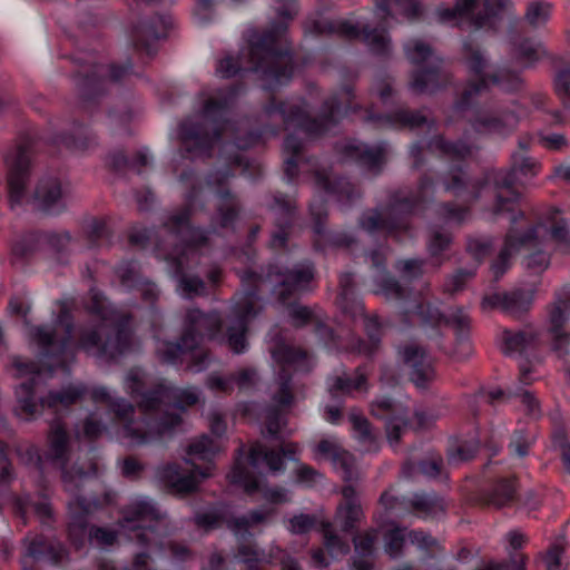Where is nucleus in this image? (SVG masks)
Instances as JSON below:
<instances>
[{
  "label": "nucleus",
  "mask_w": 570,
  "mask_h": 570,
  "mask_svg": "<svg viewBox=\"0 0 570 570\" xmlns=\"http://www.w3.org/2000/svg\"><path fill=\"white\" fill-rule=\"evenodd\" d=\"M89 294L87 308L98 320L79 327L78 343L72 340L73 320L66 306L51 325L32 326L28 331L30 341L39 348L41 366L46 367L49 377L56 367H65L72 361L77 350L99 360H115L141 347L129 328L130 317L111 309L98 291L90 289Z\"/></svg>",
  "instance_id": "nucleus-1"
},
{
  "label": "nucleus",
  "mask_w": 570,
  "mask_h": 570,
  "mask_svg": "<svg viewBox=\"0 0 570 570\" xmlns=\"http://www.w3.org/2000/svg\"><path fill=\"white\" fill-rule=\"evenodd\" d=\"M286 24L281 22L263 33L249 29L247 47L239 57L226 56L218 61L216 73L222 78H230L240 70L259 73L265 90H275L286 85L293 73V58L288 50L285 36Z\"/></svg>",
  "instance_id": "nucleus-2"
},
{
  "label": "nucleus",
  "mask_w": 570,
  "mask_h": 570,
  "mask_svg": "<svg viewBox=\"0 0 570 570\" xmlns=\"http://www.w3.org/2000/svg\"><path fill=\"white\" fill-rule=\"evenodd\" d=\"M540 168L539 163L527 154H513L509 170L498 169L487 174L485 179L470 178L461 167H453L443 179L444 189L465 203H472L480 198L485 189H492L495 202L493 213L510 214V220L515 224L523 217V212L518 209L520 194L513 186L521 177H533Z\"/></svg>",
  "instance_id": "nucleus-3"
},
{
  "label": "nucleus",
  "mask_w": 570,
  "mask_h": 570,
  "mask_svg": "<svg viewBox=\"0 0 570 570\" xmlns=\"http://www.w3.org/2000/svg\"><path fill=\"white\" fill-rule=\"evenodd\" d=\"M179 180L186 188H189L185 196L186 207L180 213L169 216L165 223V228L174 248L167 253L163 245H158L157 252L170 264L173 275L175 277L179 276L178 289L180 293L190 297L203 293L205 284L199 277L183 275L185 263L190 254L206 245L210 232L195 228L189 224L193 209L196 207L198 199L203 198V185L194 177L191 171L183 173Z\"/></svg>",
  "instance_id": "nucleus-4"
},
{
  "label": "nucleus",
  "mask_w": 570,
  "mask_h": 570,
  "mask_svg": "<svg viewBox=\"0 0 570 570\" xmlns=\"http://www.w3.org/2000/svg\"><path fill=\"white\" fill-rule=\"evenodd\" d=\"M263 308L257 291L247 289L234 299L226 333L223 331L224 322L218 312L204 313L198 308H190L183 323L181 342L197 348L200 342L207 337L219 344L226 343L235 354L244 353L247 348L248 324Z\"/></svg>",
  "instance_id": "nucleus-5"
},
{
  "label": "nucleus",
  "mask_w": 570,
  "mask_h": 570,
  "mask_svg": "<svg viewBox=\"0 0 570 570\" xmlns=\"http://www.w3.org/2000/svg\"><path fill=\"white\" fill-rule=\"evenodd\" d=\"M373 266L380 272L377 277L379 292L387 299L401 301V312L406 325L417 323L419 325H436L445 324L451 327L456 337V347L453 352L459 360L466 358L472 353L469 342V333L471 327V318L469 314L460 307L450 308L446 314H441L438 308L421 294L419 296L407 297L403 287L392 277H385L384 256L380 250L370 253Z\"/></svg>",
  "instance_id": "nucleus-6"
},
{
  "label": "nucleus",
  "mask_w": 570,
  "mask_h": 570,
  "mask_svg": "<svg viewBox=\"0 0 570 570\" xmlns=\"http://www.w3.org/2000/svg\"><path fill=\"white\" fill-rule=\"evenodd\" d=\"M46 459L61 470L63 488L70 494L68 501L69 537L77 547H80L86 535L88 517L98 505L95 495L85 494V488L97 475L98 468L95 464L87 471L77 465L68 468V434L59 420H55L50 425Z\"/></svg>",
  "instance_id": "nucleus-7"
},
{
  "label": "nucleus",
  "mask_w": 570,
  "mask_h": 570,
  "mask_svg": "<svg viewBox=\"0 0 570 570\" xmlns=\"http://www.w3.org/2000/svg\"><path fill=\"white\" fill-rule=\"evenodd\" d=\"M237 95L238 88L236 87L202 94L203 108L198 115L202 122L187 119L179 127V136L187 156H205L222 136L234 132V124L228 120L227 116Z\"/></svg>",
  "instance_id": "nucleus-8"
},
{
  "label": "nucleus",
  "mask_w": 570,
  "mask_h": 570,
  "mask_svg": "<svg viewBox=\"0 0 570 570\" xmlns=\"http://www.w3.org/2000/svg\"><path fill=\"white\" fill-rule=\"evenodd\" d=\"M353 89L344 87L341 91L324 102L320 120L308 119L306 115V102L303 98L296 97L287 101H277L276 98L266 104L263 115L268 120L278 118L286 129L295 128L304 132L306 137L321 136L335 126L343 117L361 109L358 104H353Z\"/></svg>",
  "instance_id": "nucleus-9"
},
{
  "label": "nucleus",
  "mask_w": 570,
  "mask_h": 570,
  "mask_svg": "<svg viewBox=\"0 0 570 570\" xmlns=\"http://www.w3.org/2000/svg\"><path fill=\"white\" fill-rule=\"evenodd\" d=\"M146 373L140 367L130 368L124 377L125 391L135 400H138V407L144 412H163L158 426L170 424V416L177 415L179 422L175 424L165 435L170 434L181 424V413L186 405L196 404L199 400V391L196 387L178 389L165 384L145 392Z\"/></svg>",
  "instance_id": "nucleus-10"
},
{
  "label": "nucleus",
  "mask_w": 570,
  "mask_h": 570,
  "mask_svg": "<svg viewBox=\"0 0 570 570\" xmlns=\"http://www.w3.org/2000/svg\"><path fill=\"white\" fill-rule=\"evenodd\" d=\"M219 451V444L208 435L194 439L186 449L185 462L191 465L189 473H181L177 463H165L156 469V478L176 493L187 494L196 491L199 484L213 476V459Z\"/></svg>",
  "instance_id": "nucleus-11"
},
{
  "label": "nucleus",
  "mask_w": 570,
  "mask_h": 570,
  "mask_svg": "<svg viewBox=\"0 0 570 570\" xmlns=\"http://www.w3.org/2000/svg\"><path fill=\"white\" fill-rule=\"evenodd\" d=\"M14 367L19 375H31L26 382H22L16 389L17 407L16 413L22 420L29 421L40 415L45 407L57 409L58 406L68 407L79 401L86 393L87 389L83 384H72L60 392H50L48 396L38 397L39 382L42 376L43 368L33 362H22L14 358Z\"/></svg>",
  "instance_id": "nucleus-12"
},
{
  "label": "nucleus",
  "mask_w": 570,
  "mask_h": 570,
  "mask_svg": "<svg viewBox=\"0 0 570 570\" xmlns=\"http://www.w3.org/2000/svg\"><path fill=\"white\" fill-rule=\"evenodd\" d=\"M121 514L118 522L121 532L150 552H163L169 528L166 513L150 498L137 495L130 499Z\"/></svg>",
  "instance_id": "nucleus-13"
},
{
  "label": "nucleus",
  "mask_w": 570,
  "mask_h": 570,
  "mask_svg": "<svg viewBox=\"0 0 570 570\" xmlns=\"http://www.w3.org/2000/svg\"><path fill=\"white\" fill-rule=\"evenodd\" d=\"M433 190L432 179L428 176L422 177L417 195L414 198L407 197L402 191L394 193L386 206H379L362 215L361 228L370 233L382 230L391 235H399L401 232L407 230L410 215L419 203L425 200Z\"/></svg>",
  "instance_id": "nucleus-14"
},
{
  "label": "nucleus",
  "mask_w": 570,
  "mask_h": 570,
  "mask_svg": "<svg viewBox=\"0 0 570 570\" xmlns=\"http://www.w3.org/2000/svg\"><path fill=\"white\" fill-rule=\"evenodd\" d=\"M273 360L279 365L278 392L273 395L274 405L266 410V429L269 436L278 438L285 432V409L293 402L291 393V375L288 370L308 371L311 360L306 353L286 344H278L272 350Z\"/></svg>",
  "instance_id": "nucleus-15"
},
{
  "label": "nucleus",
  "mask_w": 570,
  "mask_h": 570,
  "mask_svg": "<svg viewBox=\"0 0 570 570\" xmlns=\"http://www.w3.org/2000/svg\"><path fill=\"white\" fill-rule=\"evenodd\" d=\"M462 59L469 72L478 77V81L470 82L462 91L461 99L454 106L458 110L468 107L474 97L488 88L489 82L497 85L504 92H515L523 86V80L518 73L505 69L485 77L483 71L488 67V59L478 43L471 38L463 41Z\"/></svg>",
  "instance_id": "nucleus-16"
},
{
  "label": "nucleus",
  "mask_w": 570,
  "mask_h": 570,
  "mask_svg": "<svg viewBox=\"0 0 570 570\" xmlns=\"http://www.w3.org/2000/svg\"><path fill=\"white\" fill-rule=\"evenodd\" d=\"M404 55L415 67L410 89L415 94H432L448 80L443 72V59L422 39H411L404 43Z\"/></svg>",
  "instance_id": "nucleus-17"
},
{
  "label": "nucleus",
  "mask_w": 570,
  "mask_h": 570,
  "mask_svg": "<svg viewBox=\"0 0 570 570\" xmlns=\"http://www.w3.org/2000/svg\"><path fill=\"white\" fill-rule=\"evenodd\" d=\"M110 411L122 423L120 436L129 446H142L160 440L165 433L179 422L177 415L170 416V424L158 426V421L151 417L153 412H144V417L134 420V405L122 397L114 399L109 404Z\"/></svg>",
  "instance_id": "nucleus-18"
},
{
  "label": "nucleus",
  "mask_w": 570,
  "mask_h": 570,
  "mask_svg": "<svg viewBox=\"0 0 570 570\" xmlns=\"http://www.w3.org/2000/svg\"><path fill=\"white\" fill-rule=\"evenodd\" d=\"M313 277V265L303 263L291 269H283L278 265H269L264 275L246 271L242 275V282L254 283L257 288L268 283L273 286V292L284 302L292 295L307 291Z\"/></svg>",
  "instance_id": "nucleus-19"
},
{
  "label": "nucleus",
  "mask_w": 570,
  "mask_h": 570,
  "mask_svg": "<svg viewBox=\"0 0 570 570\" xmlns=\"http://www.w3.org/2000/svg\"><path fill=\"white\" fill-rule=\"evenodd\" d=\"M512 8L511 0H455L452 8L440 6L435 14L441 22L461 18L474 29H491L501 13Z\"/></svg>",
  "instance_id": "nucleus-20"
},
{
  "label": "nucleus",
  "mask_w": 570,
  "mask_h": 570,
  "mask_svg": "<svg viewBox=\"0 0 570 570\" xmlns=\"http://www.w3.org/2000/svg\"><path fill=\"white\" fill-rule=\"evenodd\" d=\"M131 65L125 66H91L90 72L78 73L76 85L82 108H89L91 102L104 92L108 82H117L130 75Z\"/></svg>",
  "instance_id": "nucleus-21"
},
{
  "label": "nucleus",
  "mask_w": 570,
  "mask_h": 570,
  "mask_svg": "<svg viewBox=\"0 0 570 570\" xmlns=\"http://www.w3.org/2000/svg\"><path fill=\"white\" fill-rule=\"evenodd\" d=\"M570 320V285L563 286L548 306V333L551 336V347L560 358L570 354V332L564 324Z\"/></svg>",
  "instance_id": "nucleus-22"
},
{
  "label": "nucleus",
  "mask_w": 570,
  "mask_h": 570,
  "mask_svg": "<svg viewBox=\"0 0 570 570\" xmlns=\"http://www.w3.org/2000/svg\"><path fill=\"white\" fill-rule=\"evenodd\" d=\"M272 511L253 510L246 517L227 518L224 507H215L195 517V523L205 530L220 528L224 524L238 538L249 535V528L264 522Z\"/></svg>",
  "instance_id": "nucleus-23"
},
{
  "label": "nucleus",
  "mask_w": 570,
  "mask_h": 570,
  "mask_svg": "<svg viewBox=\"0 0 570 570\" xmlns=\"http://www.w3.org/2000/svg\"><path fill=\"white\" fill-rule=\"evenodd\" d=\"M8 167V199L12 210L26 200V187L29 180L30 147L19 145L4 156Z\"/></svg>",
  "instance_id": "nucleus-24"
},
{
  "label": "nucleus",
  "mask_w": 570,
  "mask_h": 570,
  "mask_svg": "<svg viewBox=\"0 0 570 570\" xmlns=\"http://www.w3.org/2000/svg\"><path fill=\"white\" fill-rule=\"evenodd\" d=\"M543 229L542 225H535L520 234L517 229L511 228L505 236L504 245L497 261L491 265L494 277L499 278L508 271L511 265V257L520 249L535 248L540 244V232Z\"/></svg>",
  "instance_id": "nucleus-25"
},
{
  "label": "nucleus",
  "mask_w": 570,
  "mask_h": 570,
  "mask_svg": "<svg viewBox=\"0 0 570 570\" xmlns=\"http://www.w3.org/2000/svg\"><path fill=\"white\" fill-rule=\"evenodd\" d=\"M154 337L157 340L155 348L156 356L164 364L177 365L181 363V356L187 352H193L191 361L187 366L189 371L200 373L210 364L209 355L206 352L200 350L195 351L196 348L194 346H187L181 342V337L177 343L160 341L156 333Z\"/></svg>",
  "instance_id": "nucleus-26"
},
{
  "label": "nucleus",
  "mask_w": 570,
  "mask_h": 570,
  "mask_svg": "<svg viewBox=\"0 0 570 570\" xmlns=\"http://www.w3.org/2000/svg\"><path fill=\"white\" fill-rule=\"evenodd\" d=\"M315 187L334 197L342 208H347L360 198V191L345 178L336 177L331 168H320L313 174Z\"/></svg>",
  "instance_id": "nucleus-27"
},
{
  "label": "nucleus",
  "mask_w": 570,
  "mask_h": 570,
  "mask_svg": "<svg viewBox=\"0 0 570 570\" xmlns=\"http://www.w3.org/2000/svg\"><path fill=\"white\" fill-rule=\"evenodd\" d=\"M314 454L317 460H330L344 481L352 482L357 479L353 456L342 449L336 438L321 440L314 448Z\"/></svg>",
  "instance_id": "nucleus-28"
},
{
  "label": "nucleus",
  "mask_w": 570,
  "mask_h": 570,
  "mask_svg": "<svg viewBox=\"0 0 570 570\" xmlns=\"http://www.w3.org/2000/svg\"><path fill=\"white\" fill-rule=\"evenodd\" d=\"M173 26L169 16H157L150 20H142L132 29V41L137 49L145 50L151 56L156 52L154 43L166 37L167 30Z\"/></svg>",
  "instance_id": "nucleus-29"
},
{
  "label": "nucleus",
  "mask_w": 570,
  "mask_h": 570,
  "mask_svg": "<svg viewBox=\"0 0 570 570\" xmlns=\"http://www.w3.org/2000/svg\"><path fill=\"white\" fill-rule=\"evenodd\" d=\"M533 295L530 292L517 289L512 292L491 293L482 298V308H500L511 316H520L528 312L532 305Z\"/></svg>",
  "instance_id": "nucleus-30"
},
{
  "label": "nucleus",
  "mask_w": 570,
  "mask_h": 570,
  "mask_svg": "<svg viewBox=\"0 0 570 570\" xmlns=\"http://www.w3.org/2000/svg\"><path fill=\"white\" fill-rule=\"evenodd\" d=\"M229 177V171L215 173L209 176L206 184L209 193L217 197V219L223 228L229 227L237 215L235 198L223 188Z\"/></svg>",
  "instance_id": "nucleus-31"
},
{
  "label": "nucleus",
  "mask_w": 570,
  "mask_h": 570,
  "mask_svg": "<svg viewBox=\"0 0 570 570\" xmlns=\"http://www.w3.org/2000/svg\"><path fill=\"white\" fill-rule=\"evenodd\" d=\"M403 363L409 368L411 381L417 387H425L426 384L434 377V368L432 360L428 353L415 345H407L399 351Z\"/></svg>",
  "instance_id": "nucleus-32"
},
{
  "label": "nucleus",
  "mask_w": 570,
  "mask_h": 570,
  "mask_svg": "<svg viewBox=\"0 0 570 570\" xmlns=\"http://www.w3.org/2000/svg\"><path fill=\"white\" fill-rule=\"evenodd\" d=\"M24 553L21 558L23 570H28L29 559L46 558L52 563H59L67 558V550L60 542H49L41 534H28L23 539Z\"/></svg>",
  "instance_id": "nucleus-33"
},
{
  "label": "nucleus",
  "mask_w": 570,
  "mask_h": 570,
  "mask_svg": "<svg viewBox=\"0 0 570 570\" xmlns=\"http://www.w3.org/2000/svg\"><path fill=\"white\" fill-rule=\"evenodd\" d=\"M30 200L35 208L47 214L60 213L66 207L60 181L53 177L40 179Z\"/></svg>",
  "instance_id": "nucleus-34"
},
{
  "label": "nucleus",
  "mask_w": 570,
  "mask_h": 570,
  "mask_svg": "<svg viewBox=\"0 0 570 570\" xmlns=\"http://www.w3.org/2000/svg\"><path fill=\"white\" fill-rule=\"evenodd\" d=\"M299 448L296 443L285 444L281 452L268 450L265 445L256 443L249 451V465L253 469H258L262 463H265L272 472H279L284 469L283 455L289 460H296Z\"/></svg>",
  "instance_id": "nucleus-35"
},
{
  "label": "nucleus",
  "mask_w": 570,
  "mask_h": 570,
  "mask_svg": "<svg viewBox=\"0 0 570 570\" xmlns=\"http://www.w3.org/2000/svg\"><path fill=\"white\" fill-rule=\"evenodd\" d=\"M237 557L247 564L248 570H256L259 563H271L273 560H279L282 570H302L298 561L279 547H272L268 556H265L250 547L243 546L239 548Z\"/></svg>",
  "instance_id": "nucleus-36"
},
{
  "label": "nucleus",
  "mask_w": 570,
  "mask_h": 570,
  "mask_svg": "<svg viewBox=\"0 0 570 570\" xmlns=\"http://www.w3.org/2000/svg\"><path fill=\"white\" fill-rule=\"evenodd\" d=\"M377 538L376 529H368L353 537L352 570H372L374 568Z\"/></svg>",
  "instance_id": "nucleus-37"
},
{
  "label": "nucleus",
  "mask_w": 570,
  "mask_h": 570,
  "mask_svg": "<svg viewBox=\"0 0 570 570\" xmlns=\"http://www.w3.org/2000/svg\"><path fill=\"white\" fill-rule=\"evenodd\" d=\"M540 340V332L533 326L519 331L504 330L501 336V348L505 355H521L534 348Z\"/></svg>",
  "instance_id": "nucleus-38"
},
{
  "label": "nucleus",
  "mask_w": 570,
  "mask_h": 570,
  "mask_svg": "<svg viewBox=\"0 0 570 570\" xmlns=\"http://www.w3.org/2000/svg\"><path fill=\"white\" fill-rule=\"evenodd\" d=\"M342 151L346 159L358 161L370 170H379L385 161L386 146L385 144L368 146L363 142L348 141L343 146Z\"/></svg>",
  "instance_id": "nucleus-39"
},
{
  "label": "nucleus",
  "mask_w": 570,
  "mask_h": 570,
  "mask_svg": "<svg viewBox=\"0 0 570 570\" xmlns=\"http://www.w3.org/2000/svg\"><path fill=\"white\" fill-rule=\"evenodd\" d=\"M519 122L514 110L498 109L493 114H482L472 121V127L480 134H502L513 129Z\"/></svg>",
  "instance_id": "nucleus-40"
},
{
  "label": "nucleus",
  "mask_w": 570,
  "mask_h": 570,
  "mask_svg": "<svg viewBox=\"0 0 570 570\" xmlns=\"http://www.w3.org/2000/svg\"><path fill=\"white\" fill-rule=\"evenodd\" d=\"M375 17L391 27L390 20L400 14L407 20L415 19L421 13L420 0H374Z\"/></svg>",
  "instance_id": "nucleus-41"
},
{
  "label": "nucleus",
  "mask_w": 570,
  "mask_h": 570,
  "mask_svg": "<svg viewBox=\"0 0 570 570\" xmlns=\"http://www.w3.org/2000/svg\"><path fill=\"white\" fill-rule=\"evenodd\" d=\"M367 121L377 122L379 127L386 128H410L414 129L426 122V117L421 111L399 110L392 115H375L372 110L367 112Z\"/></svg>",
  "instance_id": "nucleus-42"
},
{
  "label": "nucleus",
  "mask_w": 570,
  "mask_h": 570,
  "mask_svg": "<svg viewBox=\"0 0 570 570\" xmlns=\"http://www.w3.org/2000/svg\"><path fill=\"white\" fill-rule=\"evenodd\" d=\"M117 274L122 285L127 287L136 286L145 302L153 304L158 299V287L154 283L141 281L134 263L121 264L117 269Z\"/></svg>",
  "instance_id": "nucleus-43"
},
{
  "label": "nucleus",
  "mask_w": 570,
  "mask_h": 570,
  "mask_svg": "<svg viewBox=\"0 0 570 570\" xmlns=\"http://www.w3.org/2000/svg\"><path fill=\"white\" fill-rule=\"evenodd\" d=\"M348 420L352 423L353 436L365 451L379 450V433L374 431L366 417L356 409L351 410Z\"/></svg>",
  "instance_id": "nucleus-44"
},
{
  "label": "nucleus",
  "mask_w": 570,
  "mask_h": 570,
  "mask_svg": "<svg viewBox=\"0 0 570 570\" xmlns=\"http://www.w3.org/2000/svg\"><path fill=\"white\" fill-rule=\"evenodd\" d=\"M411 507L422 519L435 518L445 512V503L435 493H415Z\"/></svg>",
  "instance_id": "nucleus-45"
},
{
  "label": "nucleus",
  "mask_w": 570,
  "mask_h": 570,
  "mask_svg": "<svg viewBox=\"0 0 570 570\" xmlns=\"http://www.w3.org/2000/svg\"><path fill=\"white\" fill-rule=\"evenodd\" d=\"M320 532L323 538V547L332 559H338L350 552L348 542L336 532L332 522L322 521Z\"/></svg>",
  "instance_id": "nucleus-46"
},
{
  "label": "nucleus",
  "mask_w": 570,
  "mask_h": 570,
  "mask_svg": "<svg viewBox=\"0 0 570 570\" xmlns=\"http://www.w3.org/2000/svg\"><path fill=\"white\" fill-rule=\"evenodd\" d=\"M361 504L340 503L335 510L334 521L343 532H352L364 520Z\"/></svg>",
  "instance_id": "nucleus-47"
},
{
  "label": "nucleus",
  "mask_w": 570,
  "mask_h": 570,
  "mask_svg": "<svg viewBox=\"0 0 570 570\" xmlns=\"http://www.w3.org/2000/svg\"><path fill=\"white\" fill-rule=\"evenodd\" d=\"M275 210L278 215L277 225L279 230L273 234L271 246L282 247L286 243L285 227L289 225L291 218L294 213V206L285 197L275 198Z\"/></svg>",
  "instance_id": "nucleus-48"
},
{
  "label": "nucleus",
  "mask_w": 570,
  "mask_h": 570,
  "mask_svg": "<svg viewBox=\"0 0 570 570\" xmlns=\"http://www.w3.org/2000/svg\"><path fill=\"white\" fill-rule=\"evenodd\" d=\"M229 482L244 489L248 494H253L259 490L261 481L250 473L245 461L237 458L234 466L228 474Z\"/></svg>",
  "instance_id": "nucleus-49"
},
{
  "label": "nucleus",
  "mask_w": 570,
  "mask_h": 570,
  "mask_svg": "<svg viewBox=\"0 0 570 570\" xmlns=\"http://www.w3.org/2000/svg\"><path fill=\"white\" fill-rule=\"evenodd\" d=\"M366 373L363 367H357L354 379L345 376H335L328 380V392L335 396L337 393L348 394L353 391H360L365 387Z\"/></svg>",
  "instance_id": "nucleus-50"
},
{
  "label": "nucleus",
  "mask_w": 570,
  "mask_h": 570,
  "mask_svg": "<svg viewBox=\"0 0 570 570\" xmlns=\"http://www.w3.org/2000/svg\"><path fill=\"white\" fill-rule=\"evenodd\" d=\"M51 142L53 145H61L71 151H83L95 142V138L89 136L82 126L76 125L71 134L59 135Z\"/></svg>",
  "instance_id": "nucleus-51"
},
{
  "label": "nucleus",
  "mask_w": 570,
  "mask_h": 570,
  "mask_svg": "<svg viewBox=\"0 0 570 570\" xmlns=\"http://www.w3.org/2000/svg\"><path fill=\"white\" fill-rule=\"evenodd\" d=\"M303 149V141L295 135L286 137L283 146L285 175L292 181L298 174L299 154Z\"/></svg>",
  "instance_id": "nucleus-52"
},
{
  "label": "nucleus",
  "mask_w": 570,
  "mask_h": 570,
  "mask_svg": "<svg viewBox=\"0 0 570 570\" xmlns=\"http://www.w3.org/2000/svg\"><path fill=\"white\" fill-rule=\"evenodd\" d=\"M363 41L373 55L386 57L392 51L391 39L384 28H364Z\"/></svg>",
  "instance_id": "nucleus-53"
},
{
  "label": "nucleus",
  "mask_w": 570,
  "mask_h": 570,
  "mask_svg": "<svg viewBox=\"0 0 570 570\" xmlns=\"http://www.w3.org/2000/svg\"><path fill=\"white\" fill-rule=\"evenodd\" d=\"M443 460L441 455H430L426 460L421 461L419 464L407 462L403 465L402 474L404 478H415L422 474L428 478H434L440 474Z\"/></svg>",
  "instance_id": "nucleus-54"
},
{
  "label": "nucleus",
  "mask_w": 570,
  "mask_h": 570,
  "mask_svg": "<svg viewBox=\"0 0 570 570\" xmlns=\"http://www.w3.org/2000/svg\"><path fill=\"white\" fill-rule=\"evenodd\" d=\"M315 33H338L348 39L360 36L358 28L347 20L337 21H313L312 27H306Z\"/></svg>",
  "instance_id": "nucleus-55"
},
{
  "label": "nucleus",
  "mask_w": 570,
  "mask_h": 570,
  "mask_svg": "<svg viewBox=\"0 0 570 570\" xmlns=\"http://www.w3.org/2000/svg\"><path fill=\"white\" fill-rule=\"evenodd\" d=\"M552 4L546 0H531L527 4L524 20L532 28L546 26L551 17Z\"/></svg>",
  "instance_id": "nucleus-56"
},
{
  "label": "nucleus",
  "mask_w": 570,
  "mask_h": 570,
  "mask_svg": "<svg viewBox=\"0 0 570 570\" xmlns=\"http://www.w3.org/2000/svg\"><path fill=\"white\" fill-rule=\"evenodd\" d=\"M429 149L431 151H440L442 155L463 159L472 154V147L463 141L449 142L442 137H435L429 142Z\"/></svg>",
  "instance_id": "nucleus-57"
},
{
  "label": "nucleus",
  "mask_w": 570,
  "mask_h": 570,
  "mask_svg": "<svg viewBox=\"0 0 570 570\" xmlns=\"http://www.w3.org/2000/svg\"><path fill=\"white\" fill-rule=\"evenodd\" d=\"M544 55L546 50L543 46L531 40H523L514 47V57L519 62L523 63L524 67L534 65Z\"/></svg>",
  "instance_id": "nucleus-58"
},
{
  "label": "nucleus",
  "mask_w": 570,
  "mask_h": 570,
  "mask_svg": "<svg viewBox=\"0 0 570 570\" xmlns=\"http://www.w3.org/2000/svg\"><path fill=\"white\" fill-rule=\"evenodd\" d=\"M407 411L402 410L399 414L386 417V436L392 446H396L402 435L409 430Z\"/></svg>",
  "instance_id": "nucleus-59"
},
{
  "label": "nucleus",
  "mask_w": 570,
  "mask_h": 570,
  "mask_svg": "<svg viewBox=\"0 0 570 570\" xmlns=\"http://www.w3.org/2000/svg\"><path fill=\"white\" fill-rule=\"evenodd\" d=\"M514 491L515 488L512 480H501L487 494V502L497 508L504 507L512 501Z\"/></svg>",
  "instance_id": "nucleus-60"
},
{
  "label": "nucleus",
  "mask_w": 570,
  "mask_h": 570,
  "mask_svg": "<svg viewBox=\"0 0 570 570\" xmlns=\"http://www.w3.org/2000/svg\"><path fill=\"white\" fill-rule=\"evenodd\" d=\"M384 551L392 559L401 558L404 554L405 529L394 528L385 534Z\"/></svg>",
  "instance_id": "nucleus-61"
},
{
  "label": "nucleus",
  "mask_w": 570,
  "mask_h": 570,
  "mask_svg": "<svg viewBox=\"0 0 570 570\" xmlns=\"http://www.w3.org/2000/svg\"><path fill=\"white\" fill-rule=\"evenodd\" d=\"M118 534V531L110 528L91 527L88 532V539L92 546L106 549L116 542Z\"/></svg>",
  "instance_id": "nucleus-62"
},
{
  "label": "nucleus",
  "mask_w": 570,
  "mask_h": 570,
  "mask_svg": "<svg viewBox=\"0 0 570 570\" xmlns=\"http://www.w3.org/2000/svg\"><path fill=\"white\" fill-rule=\"evenodd\" d=\"M475 267L458 269L444 282V291L451 294L462 291L466 283L475 276Z\"/></svg>",
  "instance_id": "nucleus-63"
},
{
  "label": "nucleus",
  "mask_w": 570,
  "mask_h": 570,
  "mask_svg": "<svg viewBox=\"0 0 570 570\" xmlns=\"http://www.w3.org/2000/svg\"><path fill=\"white\" fill-rule=\"evenodd\" d=\"M549 234L563 252H570V228L566 219L556 220Z\"/></svg>",
  "instance_id": "nucleus-64"
}]
</instances>
